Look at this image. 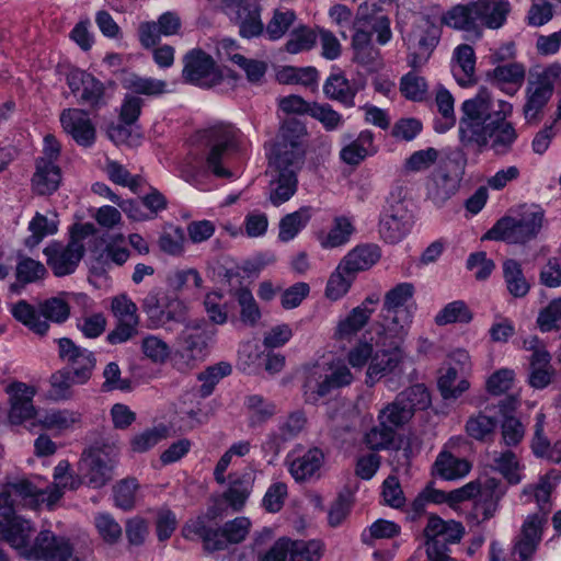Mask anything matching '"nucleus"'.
Returning <instances> with one entry per match:
<instances>
[{
	"instance_id": "nucleus-33",
	"label": "nucleus",
	"mask_w": 561,
	"mask_h": 561,
	"mask_svg": "<svg viewBox=\"0 0 561 561\" xmlns=\"http://www.w3.org/2000/svg\"><path fill=\"white\" fill-rule=\"evenodd\" d=\"M434 472L444 480H457L466 477L471 465L465 458H458L449 451L438 454L434 462Z\"/></svg>"
},
{
	"instance_id": "nucleus-44",
	"label": "nucleus",
	"mask_w": 561,
	"mask_h": 561,
	"mask_svg": "<svg viewBox=\"0 0 561 561\" xmlns=\"http://www.w3.org/2000/svg\"><path fill=\"white\" fill-rule=\"evenodd\" d=\"M233 296L240 308V322L250 328L256 327L262 318V312L251 290L240 287L234 290Z\"/></svg>"
},
{
	"instance_id": "nucleus-29",
	"label": "nucleus",
	"mask_w": 561,
	"mask_h": 561,
	"mask_svg": "<svg viewBox=\"0 0 561 561\" xmlns=\"http://www.w3.org/2000/svg\"><path fill=\"white\" fill-rule=\"evenodd\" d=\"M383 0H365L358 8L357 15L368 28L377 34V42L386 44V9Z\"/></svg>"
},
{
	"instance_id": "nucleus-55",
	"label": "nucleus",
	"mask_w": 561,
	"mask_h": 561,
	"mask_svg": "<svg viewBox=\"0 0 561 561\" xmlns=\"http://www.w3.org/2000/svg\"><path fill=\"white\" fill-rule=\"evenodd\" d=\"M287 543L290 561H319L323 553V543L320 540L287 539Z\"/></svg>"
},
{
	"instance_id": "nucleus-38",
	"label": "nucleus",
	"mask_w": 561,
	"mask_h": 561,
	"mask_svg": "<svg viewBox=\"0 0 561 561\" xmlns=\"http://www.w3.org/2000/svg\"><path fill=\"white\" fill-rule=\"evenodd\" d=\"M354 232L355 227L350 218L339 216L333 219L329 232L319 236V242L323 249H334L346 244Z\"/></svg>"
},
{
	"instance_id": "nucleus-63",
	"label": "nucleus",
	"mask_w": 561,
	"mask_h": 561,
	"mask_svg": "<svg viewBox=\"0 0 561 561\" xmlns=\"http://www.w3.org/2000/svg\"><path fill=\"white\" fill-rule=\"evenodd\" d=\"M94 526L102 540L108 545H115L122 539L123 528L110 513H98Z\"/></svg>"
},
{
	"instance_id": "nucleus-5",
	"label": "nucleus",
	"mask_w": 561,
	"mask_h": 561,
	"mask_svg": "<svg viewBox=\"0 0 561 561\" xmlns=\"http://www.w3.org/2000/svg\"><path fill=\"white\" fill-rule=\"evenodd\" d=\"M545 220V210L539 205H530L520 218L503 217L484 234L485 239L523 244L535 239Z\"/></svg>"
},
{
	"instance_id": "nucleus-26",
	"label": "nucleus",
	"mask_w": 561,
	"mask_h": 561,
	"mask_svg": "<svg viewBox=\"0 0 561 561\" xmlns=\"http://www.w3.org/2000/svg\"><path fill=\"white\" fill-rule=\"evenodd\" d=\"M61 182L60 168L49 159H36L35 172L31 179L32 191L41 196L56 192Z\"/></svg>"
},
{
	"instance_id": "nucleus-11",
	"label": "nucleus",
	"mask_w": 561,
	"mask_h": 561,
	"mask_svg": "<svg viewBox=\"0 0 561 561\" xmlns=\"http://www.w3.org/2000/svg\"><path fill=\"white\" fill-rule=\"evenodd\" d=\"M222 2L226 14L238 26L241 37L250 39L263 34L264 24L259 0H224Z\"/></svg>"
},
{
	"instance_id": "nucleus-9",
	"label": "nucleus",
	"mask_w": 561,
	"mask_h": 561,
	"mask_svg": "<svg viewBox=\"0 0 561 561\" xmlns=\"http://www.w3.org/2000/svg\"><path fill=\"white\" fill-rule=\"evenodd\" d=\"M28 556L42 558V561H93L90 550L75 548L68 538L51 530L38 533L36 546Z\"/></svg>"
},
{
	"instance_id": "nucleus-2",
	"label": "nucleus",
	"mask_w": 561,
	"mask_h": 561,
	"mask_svg": "<svg viewBox=\"0 0 561 561\" xmlns=\"http://www.w3.org/2000/svg\"><path fill=\"white\" fill-rule=\"evenodd\" d=\"M219 516L216 507L208 508L205 515L188 519L182 528L187 540H201L204 550L214 552L225 550L229 545L240 543L249 534L251 522L247 517H237L222 527H216L211 520Z\"/></svg>"
},
{
	"instance_id": "nucleus-27",
	"label": "nucleus",
	"mask_w": 561,
	"mask_h": 561,
	"mask_svg": "<svg viewBox=\"0 0 561 561\" xmlns=\"http://www.w3.org/2000/svg\"><path fill=\"white\" fill-rule=\"evenodd\" d=\"M415 375L413 358L404 351L403 342L388 343V383H400Z\"/></svg>"
},
{
	"instance_id": "nucleus-8",
	"label": "nucleus",
	"mask_w": 561,
	"mask_h": 561,
	"mask_svg": "<svg viewBox=\"0 0 561 561\" xmlns=\"http://www.w3.org/2000/svg\"><path fill=\"white\" fill-rule=\"evenodd\" d=\"M117 448L115 445H94L84 450L79 461V471L85 483L93 489L104 486L113 478Z\"/></svg>"
},
{
	"instance_id": "nucleus-10",
	"label": "nucleus",
	"mask_w": 561,
	"mask_h": 561,
	"mask_svg": "<svg viewBox=\"0 0 561 561\" xmlns=\"http://www.w3.org/2000/svg\"><path fill=\"white\" fill-rule=\"evenodd\" d=\"M66 82L79 105L87 106L92 111L106 105L105 85L92 73L73 68L67 73Z\"/></svg>"
},
{
	"instance_id": "nucleus-61",
	"label": "nucleus",
	"mask_w": 561,
	"mask_h": 561,
	"mask_svg": "<svg viewBox=\"0 0 561 561\" xmlns=\"http://www.w3.org/2000/svg\"><path fill=\"white\" fill-rule=\"evenodd\" d=\"M412 313L409 308H388V340L403 342L408 335Z\"/></svg>"
},
{
	"instance_id": "nucleus-39",
	"label": "nucleus",
	"mask_w": 561,
	"mask_h": 561,
	"mask_svg": "<svg viewBox=\"0 0 561 561\" xmlns=\"http://www.w3.org/2000/svg\"><path fill=\"white\" fill-rule=\"evenodd\" d=\"M46 274V267L39 261L27 256H19L15 267L16 283L11 285V290L19 293L24 285L35 283Z\"/></svg>"
},
{
	"instance_id": "nucleus-60",
	"label": "nucleus",
	"mask_w": 561,
	"mask_h": 561,
	"mask_svg": "<svg viewBox=\"0 0 561 561\" xmlns=\"http://www.w3.org/2000/svg\"><path fill=\"white\" fill-rule=\"evenodd\" d=\"M232 371V367L229 363L220 362L216 365L207 367L204 371L198 375V380L202 382L199 387V394L202 398L209 397L215 386L226 376H229Z\"/></svg>"
},
{
	"instance_id": "nucleus-59",
	"label": "nucleus",
	"mask_w": 561,
	"mask_h": 561,
	"mask_svg": "<svg viewBox=\"0 0 561 561\" xmlns=\"http://www.w3.org/2000/svg\"><path fill=\"white\" fill-rule=\"evenodd\" d=\"M355 275L352 274L347 268H341V262L330 275L325 287V296L331 300H337L342 298L350 290Z\"/></svg>"
},
{
	"instance_id": "nucleus-53",
	"label": "nucleus",
	"mask_w": 561,
	"mask_h": 561,
	"mask_svg": "<svg viewBox=\"0 0 561 561\" xmlns=\"http://www.w3.org/2000/svg\"><path fill=\"white\" fill-rule=\"evenodd\" d=\"M244 405L249 411L251 426H257L267 422L276 413V405L260 394L248 396Z\"/></svg>"
},
{
	"instance_id": "nucleus-6",
	"label": "nucleus",
	"mask_w": 561,
	"mask_h": 561,
	"mask_svg": "<svg viewBox=\"0 0 561 561\" xmlns=\"http://www.w3.org/2000/svg\"><path fill=\"white\" fill-rule=\"evenodd\" d=\"M241 131L230 123L218 122L202 131V138L208 147L207 168L218 178H231L232 173L221 165L229 151L239 146Z\"/></svg>"
},
{
	"instance_id": "nucleus-58",
	"label": "nucleus",
	"mask_w": 561,
	"mask_h": 561,
	"mask_svg": "<svg viewBox=\"0 0 561 561\" xmlns=\"http://www.w3.org/2000/svg\"><path fill=\"white\" fill-rule=\"evenodd\" d=\"M31 236L25 239V245L34 248L38 245L42 240L51 236L58 230V222L55 219H48L46 216L36 213L28 224Z\"/></svg>"
},
{
	"instance_id": "nucleus-30",
	"label": "nucleus",
	"mask_w": 561,
	"mask_h": 561,
	"mask_svg": "<svg viewBox=\"0 0 561 561\" xmlns=\"http://www.w3.org/2000/svg\"><path fill=\"white\" fill-rule=\"evenodd\" d=\"M560 480L561 474L557 470H551L542 476L536 485H528L524 489V494H531L534 496L540 511V513H538L539 515L547 517V514L550 511L551 493Z\"/></svg>"
},
{
	"instance_id": "nucleus-50",
	"label": "nucleus",
	"mask_w": 561,
	"mask_h": 561,
	"mask_svg": "<svg viewBox=\"0 0 561 561\" xmlns=\"http://www.w3.org/2000/svg\"><path fill=\"white\" fill-rule=\"evenodd\" d=\"M458 373L459 371L457 367H447L439 370L437 386L442 397L445 400L459 398L470 387V383L467 379L459 380L455 386V382L458 378Z\"/></svg>"
},
{
	"instance_id": "nucleus-57",
	"label": "nucleus",
	"mask_w": 561,
	"mask_h": 561,
	"mask_svg": "<svg viewBox=\"0 0 561 561\" xmlns=\"http://www.w3.org/2000/svg\"><path fill=\"white\" fill-rule=\"evenodd\" d=\"M473 314L463 300H455L447 304L436 316L437 325H447L451 323H469Z\"/></svg>"
},
{
	"instance_id": "nucleus-4",
	"label": "nucleus",
	"mask_w": 561,
	"mask_h": 561,
	"mask_svg": "<svg viewBox=\"0 0 561 561\" xmlns=\"http://www.w3.org/2000/svg\"><path fill=\"white\" fill-rule=\"evenodd\" d=\"M560 80L561 64L558 61L530 70L523 105V114L527 123L537 124L542 118L543 111L553 95L554 87Z\"/></svg>"
},
{
	"instance_id": "nucleus-22",
	"label": "nucleus",
	"mask_w": 561,
	"mask_h": 561,
	"mask_svg": "<svg viewBox=\"0 0 561 561\" xmlns=\"http://www.w3.org/2000/svg\"><path fill=\"white\" fill-rule=\"evenodd\" d=\"M306 424L305 414L300 411L290 413L285 421H283L277 431L271 432L265 440L262 443V450L273 457L278 456L283 446L296 438L304 430Z\"/></svg>"
},
{
	"instance_id": "nucleus-28",
	"label": "nucleus",
	"mask_w": 561,
	"mask_h": 561,
	"mask_svg": "<svg viewBox=\"0 0 561 561\" xmlns=\"http://www.w3.org/2000/svg\"><path fill=\"white\" fill-rule=\"evenodd\" d=\"M381 257V249L371 243L360 244L352 249L342 260L341 268H347L355 276L369 270Z\"/></svg>"
},
{
	"instance_id": "nucleus-32",
	"label": "nucleus",
	"mask_w": 561,
	"mask_h": 561,
	"mask_svg": "<svg viewBox=\"0 0 561 561\" xmlns=\"http://www.w3.org/2000/svg\"><path fill=\"white\" fill-rule=\"evenodd\" d=\"M306 149L290 148L287 145L275 144L270 162L277 171L298 173L305 163Z\"/></svg>"
},
{
	"instance_id": "nucleus-42",
	"label": "nucleus",
	"mask_w": 561,
	"mask_h": 561,
	"mask_svg": "<svg viewBox=\"0 0 561 561\" xmlns=\"http://www.w3.org/2000/svg\"><path fill=\"white\" fill-rule=\"evenodd\" d=\"M554 370L550 366V354L547 351H536L531 355L529 383L536 389L546 388L552 380Z\"/></svg>"
},
{
	"instance_id": "nucleus-56",
	"label": "nucleus",
	"mask_w": 561,
	"mask_h": 561,
	"mask_svg": "<svg viewBox=\"0 0 561 561\" xmlns=\"http://www.w3.org/2000/svg\"><path fill=\"white\" fill-rule=\"evenodd\" d=\"M187 319V307L179 298H167L163 302L161 314H159L156 327H161L172 330L173 322L182 323L185 325Z\"/></svg>"
},
{
	"instance_id": "nucleus-21",
	"label": "nucleus",
	"mask_w": 561,
	"mask_h": 561,
	"mask_svg": "<svg viewBox=\"0 0 561 561\" xmlns=\"http://www.w3.org/2000/svg\"><path fill=\"white\" fill-rule=\"evenodd\" d=\"M7 392L10 396L9 419L12 424H22L36 416V410L33 404L36 390L33 386L15 381L7 387Z\"/></svg>"
},
{
	"instance_id": "nucleus-17",
	"label": "nucleus",
	"mask_w": 561,
	"mask_h": 561,
	"mask_svg": "<svg viewBox=\"0 0 561 561\" xmlns=\"http://www.w3.org/2000/svg\"><path fill=\"white\" fill-rule=\"evenodd\" d=\"M58 354L78 382L85 383L91 378L96 365V358L91 351L76 345L68 337H61L58 340Z\"/></svg>"
},
{
	"instance_id": "nucleus-20",
	"label": "nucleus",
	"mask_w": 561,
	"mask_h": 561,
	"mask_svg": "<svg viewBox=\"0 0 561 561\" xmlns=\"http://www.w3.org/2000/svg\"><path fill=\"white\" fill-rule=\"evenodd\" d=\"M32 534L33 528L28 520L20 518L0 520V540L8 542L12 548L16 549L23 558L39 561L42 558L28 556L37 542L36 536L33 543H28Z\"/></svg>"
},
{
	"instance_id": "nucleus-35",
	"label": "nucleus",
	"mask_w": 561,
	"mask_h": 561,
	"mask_svg": "<svg viewBox=\"0 0 561 561\" xmlns=\"http://www.w3.org/2000/svg\"><path fill=\"white\" fill-rule=\"evenodd\" d=\"M324 461V454L319 448L309 449L304 456L293 460L289 472L296 481H305L319 471Z\"/></svg>"
},
{
	"instance_id": "nucleus-51",
	"label": "nucleus",
	"mask_w": 561,
	"mask_h": 561,
	"mask_svg": "<svg viewBox=\"0 0 561 561\" xmlns=\"http://www.w3.org/2000/svg\"><path fill=\"white\" fill-rule=\"evenodd\" d=\"M277 179L272 182L275 185L270 193V201L273 205L279 206L289 201L297 191V173L293 171H277Z\"/></svg>"
},
{
	"instance_id": "nucleus-49",
	"label": "nucleus",
	"mask_w": 561,
	"mask_h": 561,
	"mask_svg": "<svg viewBox=\"0 0 561 561\" xmlns=\"http://www.w3.org/2000/svg\"><path fill=\"white\" fill-rule=\"evenodd\" d=\"M13 317L31 331L38 335H44L49 329V324L46 320H41L39 309L36 310L34 306L30 305L25 300H20L12 306Z\"/></svg>"
},
{
	"instance_id": "nucleus-14",
	"label": "nucleus",
	"mask_w": 561,
	"mask_h": 561,
	"mask_svg": "<svg viewBox=\"0 0 561 561\" xmlns=\"http://www.w3.org/2000/svg\"><path fill=\"white\" fill-rule=\"evenodd\" d=\"M84 253V244L76 240H69L67 244L54 241L44 249L47 265L57 277L75 273Z\"/></svg>"
},
{
	"instance_id": "nucleus-16",
	"label": "nucleus",
	"mask_w": 561,
	"mask_h": 561,
	"mask_svg": "<svg viewBox=\"0 0 561 561\" xmlns=\"http://www.w3.org/2000/svg\"><path fill=\"white\" fill-rule=\"evenodd\" d=\"M424 535L426 551L435 547L439 554L448 556V545L459 542L465 535V528L459 522L443 520L436 515H430Z\"/></svg>"
},
{
	"instance_id": "nucleus-47",
	"label": "nucleus",
	"mask_w": 561,
	"mask_h": 561,
	"mask_svg": "<svg viewBox=\"0 0 561 561\" xmlns=\"http://www.w3.org/2000/svg\"><path fill=\"white\" fill-rule=\"evenodd\" d=\"M373 140L374 137L370 131H362L355 140L342 148L340 158L347 164H358L374 151Z\"/></svg>"
},
{
	"instance_id": "nucleus-40",
	"label": "nucleus",
	"mask_w": 561,
	"mask_h": 561,
	"mask_svg": "<svg viewBox=\"0 0 561 561\" xmlns=\"http://www.w3.org/2000/svg\"><path fill=\"white\" fill-rule=\"evenodd\" d=\"M312 209L309 206L284 216L278 225V239L283 242L293 240L310 221Z\"/></svg>"
},
{
	"instance_id": "nucleus-46",
	"label": "nucleus",
	"mask_w": 561,
	"mask_h": 561,
	"mask_svg": "<svg viewBox=\"0 0 561 561\" xmlns=\"http://www.w3.org/2000/svg\"><path fill=\"white\" fill-rule=\"evenodd\" d=\"M399 91L408 101L421 103L428 96V83L419 72L409 71L401 77Z\"/></svg>"
},
{
	"instance_id": "nucleus-15",
	"label": "nucleus",
	"mask_w": 561,
	"mask_h": 561,
	"mask_svg": "<svg viewBox=\"0 0 561 561\" xmlns=\"http://www.w3.org/2000/svg\"><path fill=\"white\" fill-rule=\"evenodd\" d=\"M183 62L182 76L188 83L210 88L221 80L213 57L202 49H192L186 53Z\"/></svg>"
},
{
	"instance_id": "nucleus-31",
	"label": "nucleus",
	"mask_w": 561,
	"mask_h": 561,
	"mask_svg": "<svg viewBox=\"0 0 561 561\" xmlns=\"http://www.w3.org/2000/svg\"><path fill=\"white\" fill-rule=\"evenodd\" d=\"M505 493V485L495 478H488L482 486L480 485L479 494L481 496V501L479 503V508L481 510L483 520H488L496 514L500 507V501Z\"/></svg>"
},
{
	"instance_id": "nucleus-64",
	"label": "nucleus",
	"mask_w": 561,
	"mask_h": 561,
	"mask_svg": "<svg viewBox=\"0 0 561 561\" xmlns=\"http://www.w3.org/2000/svg\"><path fill=\"white\" fill-rule=\"evenodd\" d=\"M560 321L561 297L552 299L539 311L536 323L541 332H551L560 330Z\"/></svg>"
},
{
	"instance_id": "nucleus-37",
	"label": "nucleus",
	"mask_w": 561,
	"mask_h": 561,
	"mask_svg": "<svg viewBox=\"0 0 561 561\" xmlns=\"http://www.w3.org/2000/svg\"><path fill=\"white\" fill-rule=\"evenodd\" d=\"M503 277L507 291L514 298H524L530 290V283L526 279L522 265L513 259L503 263Z\"/></svg>"
},
{
	"instance_id": "nucleus-52",
	"label": "nucleus",
	"mask_w": 561,
	"mask_h": 561,
	"mask_svg": "<svg viewBox=\"0 0 561 561\" xmlns=\"http://www.w3.org/2000/svg\"><path fill=\"white\" fill-rule=\"evenodd\" d=\"M497 427V420L479 412L469 416L466 422L465 431L467 435L478 442H484L493 436Z\"/></svg>"
},
{
	"instance_id": "nucleus-19",
	"label": "nucleus",
	"mask_w": 561,
	"mask_h": 561,
	"mask_svg": "<svg viewBox=\"0 0 561 561\" xmlns=\"http://www.w3.org/2000/svg\"><path fill=\"white\" fill-rule=\"evenodd\" d=\"M60 124L64 130L82 147H91L95 142L96 130L83 108L71 107L65 108L60 113Z\"/></svg>"
},
{
	"instance_id": "nucleus-45",
	"label": "nucleus",
	"mask_w": 561,
	"mask_h": 561,
	"mask_svg": "<svg viewBox=\"0 0 561 561\" xmlns=\"http://www.w3.org/2000/svg\"><path fill=\"white\" fill-rule=\"evenodd\" d=\"M123 85L134 94H142L146 96H160L168 92V83L164 80L141 77L136 73L126 77L123 80Z\"/></svg>"
},
{
	"instance_id": "nucleus-54",
	"label": "nucleus",
	"mask_w": 561,
	"mask_h": 561,
	"mask_svg": "<svg viewBox=\"0 0 561 561\" xmlns=\"http://www.w3.org/2000/svg\"><path fill=\"white\" fill-rule=\"evenodd\" d=\"M49 382V397L56 401L70 399L73 394V387L84 385V382H78L75 375L68 368L55 371L50 376Z\"/></svg>"
},
{
	"instance_id": "nucleus-62",
	"label": "nucleus",
	"mask_w": 561,
	"mask_h": 561,
	"mask_svg": "<svg viewBox=\"0 0 561 561\" xmlns=\"http://www.w3.org/2000/svg\"><path fill=\"white\" fill-rule=\"evenodd\" d=\"M439 151L433 147L416 150L403 162V170L408 173H420L431 169L438 160Z\"/></svg>"
},
{
	"instance_id": "nucleus-41",
	"label": "nucleus",
	"mask_w": 561,
	"mask_h": 561,
	"mask_svg": "<svg viewBox=\"0 0 561 561\" xmlns=\"http://www.w3.org/2000/svg\"><path fill=\"white\" fill-rule=\"evenodd\" d=\"M79 486V482L70 473V465L68 461H59L54 469V483L48 485L49 494L48 507H51L64 495L65 489L75 490Z\"/></svg>"
},
{
	"instance_id": "nucleus-25",
	"label": "nucleus",
	"mask_w": 561,
	"mask_h": 561,
	"mask_svg": "<svg viewBox=\"0 0 561 561\" xmlns=\"http://www.w3.org/2000/svg\"><path fill=\"white\" fill-rule=\"evenodd\" d=\"M255 478L256 473L252 468H245L242 471L229 474V486L224 492L222 497L233 511L242 510L252 492Z\"/></svg>"
},
{
	"instance_id": "nucleus-43",
	"label": "nucleus",
	"mask_w": 561,
	"mask_h": 561,
	"mask_svg": "<svg viewBox=\"0 0 561 561\" xmlns=\"http://www.w3.org/2000/svg\"><path fill=\"white\" fill-rule=\"evenodd\" d=\"M454 60L456 65L453 72L459 84L466 85L471 81L476 69V55L470 45L461 44L454 50Z\"/></svg>"
},
{
	"instance_id": "nucleus-12",
	"label": "nucleus",
	"mask_w": 561,
	"mask_h": 561,
	"mask_svg": "<svg viewBox=\"0 0 561 561\" xmlns=\"http://www.w3.org/2000/svg\"><path fill=\"white\" fill-rule=\"evenodd\" d=\"M431 404V396L423 383L413 385L401 391L391 404H388V422L399 426L408 423L416 410Z\"/></svg>"
},
{
	"instance_id": "nucleus-1",
	"label": "nucleus",
	"mask_w": 561,
	"mask_h": 561,
	"mask_svg": "<svg viewBox=\"0 0 561 561\" xmlns=\"http://www.w3.org/2000/svg\"><path fill=\"white\" fill-rule=\"evenodd\" d=\"M512 114V103L495 98L486 88H480L476 95L460 105V142L480 150L489 148L497 157L508 154L518 137L514 125L508 122Z\"/></svg>"
},
{
	"instance_id": "nucleus-48",
	"label": "nucleus",
	"mask_w": 561,
	"mask_h": 561,
	"mask_svg": "<svg viewBox=\"0 0 561 561\" xmlns=\"http://www.w3.org/2000/svg\"><path fill=\"white\" fill-rule=\"evenodd\" d=\"M307 129L302 122L295 117L284 119L275 144L287 145L290 148L306 149Z\"/></svg>"
},
{
	"instance_id": "nucleus-18",
	"label": "nucleus",
	"mask_w": 561,
	"mask_h": 561,
	"mask_svg": "<svg viewBox=\"0 0 561 561\" xmlns=\"http://www.w3.org/2000/svg\"><path fill=\"white\" fill-rule=\"evenodd\" d=\"M460 188V179L451 175L446 169L437 168L425 179V201L434 207L442 208Z\"/></svg>"
},
{
	"instance_id": "nucleus-34",
	"label": "nucleus",
	"mask_w": 561,
	"mask_h": 561,
	"mask_svg": "<svg viewBox=\"0 0 561 561\" xmlns=\"http://www.w3.org/2000/svg\"><path fill=\"white\" fill-rule=\"evenodd\" d=\"M323 92L331 100L339 101L346 106H353L357 90L342 71H337L328 77L323 84Z\"/></svg>"
},
{
	"instance_id": "nucleus-23",
	"label": "nucleus",
	"mask_w": 561,
	"mask_h": 561,
	"mask_svg": "<svg viewBox=\"0 0 561 561\" xmlns=\"http://www.w3.org/2000/svg\"><path fill=\"white\" fill-rule=\"evenodd\" d=\"M414 224L411 203L398 198L388 208V243H398L405 238Z\"/></svg>"
},
{
	"instance_id": "nucleus-3",
	"label": "nucleus",
	"mask_w": 561,
	"mask_h": 561,
	"mask_svg": "<svg viewBox=\"0 0 561 561\" xmlns=\"http://www.w3.org/2000/svg\"><path fill=\"white\" fill-rule=\"evenodd\" d=\"M508 11L510 3L507 1L477 0L466 5L453 7L442 16V23L479 38L483 26L490 28L502 26Z\"/></svg>"
},
{
	"instance_id": "nucleus-36",
	"label": "nucleus",
	"mask_w": 561,
	"mask_h": 561,
	"mask_svg": "<svg viewBox=\"0 0 561 561\" xmlns=\"http://www.w3.org/2000/svg\"><path fill=\"white\" fill-rule=\"evenodd\" d=\"M435 103L440 117L435 121V130L446 133L457 122L455 114V99L445 87H438L435 94Z\"/></svg>"
},
{
	"instance_id": "nucleus-24",
	"label": "nucleus",
	"mask_w": 561,
	"mask_h": 561,
	"mask_svg": "<svg viewBox=\"0 0 561 561\" xmlns=\"http://www.w3.org/2000/svg\"><path fill=\"white\" fill-rule=\"evenodd\" d=\"M379 302L377 295L368 296L359 306L353 308L345 319L337 324L335 335L348 340L359 332L368 322Z\"/></svg>"
},
{
	"instance_id": "nucleus-7",
	"label": "nucleus",
	"mask_w": 561,
	"mask_h": 561,
	"mask_svg": "<svg viewBox=\"0 0 561 561\" xmlns=\"http://www.w3.org/2000/svg\"><path fill=\"white\" fill-rule=\"evenodd\" d=\"M216 330L209 328L204 320H193L185 323L179 335L180 350L175 364L178 369H192L197 362L204 359L209 342Z\"/></svg>"
},
{
	"instance_id": "nucleus-13",
	"label": "nucleus",
	"mask_w": 561,
	"mask_h": 561,
	"mask_svg": "<svg viewBox=\"0 0 561 561\" xmlns=\"http://www.w3.org/2000/svg\"><path fill=\"white\" fill-rule=\"evenodd\" d=\"M547 517L529 514L523 520L518 534L513 540L512 554L518 561H533L543 538Z\"/></svg>"
}]
</instances>
